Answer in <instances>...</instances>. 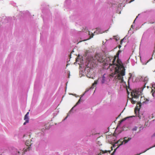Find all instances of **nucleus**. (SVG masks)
Returning a JSON list of instances; mask_svg holds the SVG:
<instances>
[{
	"label": "nucleus",
	"mask_w": 155,
	"mask_h": 155,
	"mask_svg": "<svg viewBox=\"0 0 155 155\" xmlns=\"http://www.w3.org/2000/svg\"><path fill=\"white\" fill-rule=\"evenodd\" d=\"M134 0H131L129 2V3H131V2H132L133 1H134Z\"/></svg>",
	"instance_id": "nucleus-23"
},
{
	"label": "nucleus",
	"mask_w": 155,
	"mask_h": 155,
	"mask_svg": "<svg viewBox=\"0 0 155 155\" xmlns=\"http://www.w3.org/2000/svg\"><path fill=\"white\" fill-rule=\"evenodd\" d=\"M25 120V121L23 124L24 125H25L26 123H28V122L29 120Z\"/></svg>",
	"instance_id": "nucleus-18"
},
{
	"label": "nucleus",
	"mask_w": 155,
	"mask_h": 155,
	"mask_svg": "<svg viewBox=\"0 0 155 155\" xmlns=\"http://www.w3.org/2000/svg\"><path fill=\"white\" fill-rule=\"evenodd\" d=\"M124 39H121L120 41V44L121 45L123 43Z\"/></svg>",
	"instance_id": "nucleus-21"
},
{
	"label": "nucleus",
	"mask_w": 155,
	"mask_h": 155,
	"mask_svg": "<svg viewBox=\"0 0 155 155\" xmlns=\"http://www.w3.org/2000/svg\"><path fill=\"white\" fill-rule=\"evenodd\" d=\"M94 35V33H92L91 35L90 36V38H91L93 37Z\"/></svg>",
	"instance_id": "nucleus-19"
},
{
	"label": "nucleus",
	"mask_w": 155,
	"mask_h": 155,
	"mask_svg": "<svg viewBox=\"0 0 155 155\" xmlns=\"http://www.w3.org/2000/svg\"><path fill=\"white\" fill-rule=\"evenodd\" d=\"M137 105H139V107H140V106H141V104H140V103H139V104H137Z\"/></svg>",
	"instance_id": "nucleus-22"
},
{
	"label": "nucleus",
	"mask_w": 155,
	"mask_h": 155,
	"mask_svg": "<svg viewBox=\"0 0 155 155\" xmlns=\"http://www.w3.org/2000/svg\"><path fill=\"white\" fill-rule=\"evenodd\" d=\"M97 84V81H94V82L93 84L92 85L93 86H94L95 85H96Z\"/></svg>",
	"instance_id": "nucleus-16"
},
{
	"label": "nucleus",
	"mask_w": 155,
	"mask_h": 155,
	"mask_svg": "<svg viewBox=\"0 0 155 155\" xmlns=\"http://www.w3.org/2000/svg\"><path fill=\"white\" fill-rule=\"evenodd\" d=\"M131 96L133 98H137L139 97V96L136 94L135 93H131Z\"/></svg>",
	"instance_id": "nucleus-6"
},
{
	"label": "nucleus",
	"mask_w": 155,
	"mask_h": 155,
	"mask_svg": "<svg viewBox=\"0 0 155 155\" xmlns=\"http://www.w3.org/2000/svg\"><path fill=\"white\" fill-rule=\"evenodd\" d=\"M25 144L28 147H27V148L25 150H24V149H23L24 150V151H27V150H28L29 149V146H31V143L29 141L27 140L25 142Z\"/></svg>",
	"instance_id": "nucleus-5"
},
{
	"label": "nucleus",
	"mask_w": 155,
	"mask_h": 155,
	"mask_svg": "<svg viewBox=\"0 0 155 155\" xmlns=\"http://www.w3.org/2000/svg\"><path fill=\"white\" fill-rule=\"evenodd\" d=\"M113 154H112L111 155H112Z\"/></svg>",
	"instance_id": "nucleus-34"
},
{
	"label": "nucleus",
	"mask_w": 155,
	"mask_h": 155,
	"mask_svg": "<svg viewBox=\"0 0 155 155\" xmlns=\"http://www.w3.org/2000/svg\"><path fill=\"white\" fill-rule=\"evenodd\" d=\"M139 108H138L137 105L136 107L135 108L134 110L135 113L136 115L137 114V113L139 112Z\"/></svg>",
	"instance_id": "nucleus-7"
},
{
	"label": "nucleus",
	"mask_w": 155,
	"mask_h": 155,
	"mask_svg": "<svg viewBox=\"0 0 155 155\" xmlns=\"http://www.w3.org/2000/svg\"><path fill=\"white\" fill-rule=\"evenodd\" d=\"M144 81L147 82V81H148V78L147 77H145L144 78V79L143 80Z\"/></svg>",
	"instance_id": "nucleus-13"
},
{
	"label": "nucleus",
	"mask_w": 155,
	"mask_h": 155,
	"mask_svg": "<svg viewBox=\"0 0 155 155\" xmlns=\"http://www.w3.org/2000/svg\"><path fill=\"white\" fill-rule=\"evenodd\" d=\"M128 117H127L126 118H125L124 119H123L121 121V122H122V121H124V120H126V118H128Z\"/></svg>",
	"instance_id": "nucleus-20"
},
{
	"label": "nucleus",
	"mask_w": 155,
	"mask_h": 155,
	"mask_svg": "<svg viewBox=\"0 0 155 155\" xmlns=\"http://www.w3.org/2000/svg\"><path fill=\"white\" fill-rule=\"evenodd\" d=\"M90 32H89V35H90Z\"/></svg>",
	"instance_id": "nucleus-28"
},
{
	"label": "nucleus",
	"mask_w": 155,
	"mask_h": 155,
	"mask_svg": "<svg viewBox=\"0 0 155 155\" xmlns=\"http://www.w3.org/2000/svg\"><path fill=\"white\" fill-rule=\"evenodd\" d=\"M115 152V150H114V151L113 152V153H114Z\"/></svg>",
	"instance_id": "nucleus-29"
},
{
	"label": "nucleus",
	"mask_w": 155,
	"mask_h": 155,
	"mask_svg": "<svg viewBox=\"0 0 155 155\" xmlns=\"http://www.w3.org/2000/svg\"><path fill=\"white\" fill-rule=\"evenodd\" d=\"M29 113V112H28L27 114H26V115H27V116H28V114Z\"/></svg>",
	"instance_id": "nucleus-25"
},
{
	"label": "nucleus",
	"mask_w": 155,
	"mask_h": 155,
	"mask_svg": "<svg viewBox=\"0 0 155 155\" xmlns=\"http://www.w3.org/2000/svg\"><path fill=\"white\" fill-rule=\"evenodd\" d=\"M154 23V21L153 20H150L148 21V24H153Z\"/></svg>",
	"instance_id": "nucleus-10"
},
{
	"label": "nucleus",
	"mask_w": 155,
	"mask_h": 155,
	"mask_svg": "<svg viewBox=\"0 0 155 155\" xmlns=\"http://www.w3.org/2000/svg\"><path fill=\"white\" fill-rule=\"evenodd\" d=\"M121 45H119V46H118V48H120L121 47Z\"/></svg>",
	"instance_id": "nucleus-24"
},
{
	"label": "nucleus",
	"mask_w": 155,
	"mask_h": 155,
	"mask_svg": "<svg viewBox=\"0 0 155 155\" xmlns=\"http://www.w3.org/2000/svg\"><path fill=\"white\" fill-rule=\"evenodd\" d=\"M24 120H29V118L28 116L26 115H25L24 117Z\"/></svg>",
	"instance_id": "nucleus-11"
},
{
	"label": "nucleus",
	"mask_w": 155,
	"mask_h": 155,
	"mask_svg": "<svg viewBox=\"0 0 155 155\" xmlns=\"http://www.w3.org/2000/svg\"><path fill=\"white\" fill-rule=\"evenodd\" d=\"M121 51L119 50L117 52L116 55L114 57H107L105 61L106 64L109 65V67L113 66L114 68V71L118 73L117 76L115 78L117 79L118 81L121 82L123 81V76L125 74V69L123 65V64L121 61L117 59V64L115 63L116 59L117 57H118L120 53L121 52Z\"/></svg>",
	"instance_id": "nucleus-1"
},
{
	"label": "nucleus",
	"mask_w": 155,
	"mask_h": 155,
	"mask_svg": "<svg viewBox=\"0 0 155 155\" xmlns=\"http://www.w3.org/2000/svg\"><path fill=\"white\" fill-rule=\"evenodd\" d=\"M137 129V128L136 127H134L132 129V130L133 131H136Z\"/></svg>",
	"instance_id": "nucleus-14"
},
{
	"label": "nucleus",
	"mask_w": 155,
	"mask_h": 155,
	"mask_svg": "<svg viewBox=\"0 0 155 155\" xmlns=\"http://www.w3.org/2000/svg\"><path fill=\"white\" fill-rule=\"evenodd\" d=\"M153 91V90H152V91H151V92Z\"/></svg>",
	"instance_id": "nucleus-33"
},
{
	"label": "nucleus",
	"mask_w": 155,
	"mask_h": 155,
	"mask_svg": "<svg viewBox=\"0 0 155 155\" xmlns=\"http://www.w3.org/2000/svg\"><path fill=\"white\" fill-rule=\"evenodd\" d=\"M114 73H111L110 74V78H112L113 77H114L115 74H116V73H117V75H116L115 77V78H114V79H115V80L117 82H119V83H122L123 82V81H124V80L123 81V82H120L119 81H117V79H116V78H115L116 77H117V75L118 74V73L117 72H116V71H114Z\"/></svg>",
	"instance_id": "nucleus-4"
},
{
	"label": "nucleus",
	"mask_w": 155,
	"mask_h": 155,
	"mask_svg": "<svg viewBox=\"0 0 155 155\" xmlns=\"http://www.w3.org/2000/svg\"><path fill=\"white\" fill-rule=\"evenodd\" d=\"M155 147V145H154L153 146H152V147H150V148L147 149V150H145L143 152V153L145 152L147 150H149L150 149H151V148H152L153 147Z\"/></svg>",
	"instance_id": "nucleus-15"
},
{
	"label": "nucleus",
	"mask_w": 155,
	"mask_h": 155,
	"mask_svg": "<svg viewBox=\"0 0 155 155\" xmlns=\"http://www.w3.org/2000/svg\"><path fill=\"white\" fill-rule=\"evenodd\" d=\"M153 136H155V133H154V134H153Z\"/></svg>",
	"instance_id": "nucleus-26"
},
{
	"label": "nucleus",
	"mask_w": 155,
	"mask_h": 155,
	"mask_svg": "<svg viewBox=\"0 0 155 155\" xmlns=\"http://www.w3.org/2000/svg\"><path fill=\"white\" fill-rule=\"evenodd\" d=\"M18 153H20L19 152H18Z\"/></svg>",
	"instance_id": "nucleus-32"
},
{
	"label": "nucleus",
	"mask_w": 155,
	"mask_h": 155,
	"mask_svg": "<svg viewBox=\"0 0 155 155\" xmlns=\"http://www.w3.org/2000/svg\"><path fill=\"white\" fill-rule=\"evenodd\" d=\"M142 98H143V97H141V99H142Z\"/></svg>",
	"instance_id": "nucleus-31"
},
{
	"label": "nucleus",
	"mask_w": 155,
	"mask_h": 155,
	"mask_svg": "<svg viewBox=\"0 0 155 155\" xmlns=\"http://www.w3.org/2000/svg\"><path fill=\"white\" fill-rule=\"evenodd\" d=\"M84 95V94L82 95H81V97H82Z\"/></svg>",
	"instance_id": "nucleus-30"
},
{
	"label": "nucleus",
	"mask_w": 155,
	"mask_h": 155,
	"mask_svg": "<svg viewBox=\"0 0 155 155\" xmlns=\"http://www.w3.org/2000/svg\"><path fill=\"white\" fill-rule=\"evenodd\" d=\"M104 75L102 77V80H101V83L102 84H104V83L105 81V77L104 76Z\"/></svg>",
	"instance_id": "nucleus-8"
},
{
	"label": "nucleus",
	"mask_w": 155,
	"mask_h": 155,
	"mask_svg": "<svg viewBox=\"0 0 155 155\" xmlns=\"http://www.w3.org/2000/svg\"><path fill=\"white\" fill-rule=\"evenodd\" d=\"M131 139V137H125L124 138L123 140L122 139L120 140L118 142L121 143L120 144V145L125 144L130 140Z\"/></svg>",
	"instance_id": "nucleus-2"
},
{
	"label": "nucleus",
	"mask_w": 155,
	"mask_h": 155,
	"mask_svg": "<svg viewBox=\"0 0 155 155\" xmlns=\"http://www.w3.org/2000/svg\"><path fill=\"white\" fill-rule=\"evenodd\" d=\"M127 92L128 94H129V93L128 91L127 90Z\"/></svg>",
	"instance_id": "nucleus-27"
},
{
	"label": "nucleus",
	"mask_w": 155,
	"mask_h": 155,
	"mask_svg": "<svg viewBox=\"0 0 155 155\" xmlns=\"http://www.w3.org/2000/svg\"><path fill=\"white\" fill-rule=\"evenodd\" d=\"M108 152H110V151H107V150H105L104 151H102V152H100V153L98 155H101V153H102V154H103V153H107Z\"/></svg>",
	"instance_id": "nucleus-9"
},
{
	"label": "nucleus",
	"mask_w": 155,
	"mask_h": 155,
	"mask_svg": "<svg viewBox=\"0 0 155 155\" xmlns=\"http://www.w3.org/2000/svg\"><path fill=\"white\" fill-rule=\"evenodd\" d=\"M131 102L132 104H135L136 103V101L132 99L131 100Z\"/></svg>",
	"instance_id": "nucleus-12"
},
{
	"label": "nucleus",
	"mask_w": 155,
	"mask_h": 155,
	"mask_svg": "<svg viewBox=\"0 0 155 155\" xmlns=\"http://www.w3.org/2000/svg\"><path fill=\"white\" fill-rule=\"evenodd\" d=\"M81 98H80L79 99V100L78 101V102L77 103H76V104L75 105L79 104L80 103V101H81Z\"/></svg>",
	"instance_id": "nucleus-17"
},
{
	"label": "nucleus",
	"mask_w": 155,
	"mask_h": 155,
	"mask_svg": "<svg viewBox=\"0 0 155 155\" xmlns=\"http://www.w3.org/2000/svg\"><path fill=\"white\" fill-rule=\"evenodd\" d=\"M95 58L100 62H102L103 61L102 58L100 57L99 54H96L95 56Z\"/></svg>",
	"instance_id": "nucleus-3"
}]
</instances>
